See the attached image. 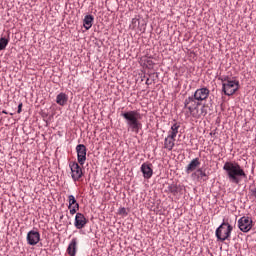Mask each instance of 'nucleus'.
Returning <instances> with one entry per match:
<instances>
[{"instance_id": "obj_7", "label": "nucleus", "mask_w": 256, "mask_h": 256, "mask_svg": "<svg viewBox=\"0 0 256 256\" xmlns=\"http://www.w3.org/2000/svg\"><path fill=\"white\" fill-rule=\"evenodd\" d=\"M238 228L243 233H249L253 229V219L249 216H243L238 220Z\"/></svg>"}, {"instance_id": "obj_20", "label": "nucleus", "mask_w": 256, "mask_h": 256, "mask_svg": "<svg viewBox=\"0 0 256 256\" xmlns=\"http://www.w3.org/2000/svg\"><path fill=\"white\" fill-rule=\"evenodd\" d=\"M68 202H69L68 209H71L75 205H79V203H77V200L75 199V196L73 195L68 196Z\"/></svg>"}, {"instance_id": "obj_5", "label": "nucleus", "mask_w": 256, "mask_h": 256, "mask_svg": "<svg viewBox=\"0 0 256 256\" xmlns=\"http://www.w3.org/2000/svg\"><path fill=\"white\" fill-rule=\"evenodd\" d=\"M233 232V226L227 222H223L216 229V237L218 241H227L231 239V233Z\"/></svg>"}, {"instance_id": "obj_9", "label": "nucleus", "mask_w": 256, "mask_h": 256, "mask_svg": "<svg viewBox=\"0 0 256 256\" xmlns=\"http://www.w3.org/2000/svg\"><path fill=\"white\" fill-rule=\"evenodd\" d=\"M77 160L79 165L83 167L87 161V147L84 144L76 146Z\"/></svg>"}, {"instance_id": "obj_23", "label": "nucleus", "mask_w": 256, "mask_h": 256, "mask_svg": "<svg viewBox=\"0 0 256 256\" xmlns=\"http://www.w3.org/2000/svg\"><path fill=\"white\" fill-rule=\"evenodd\" d=\"M137 25H139V19L133 18L132 21H131L130 27H131L132 29H135V27H137Z\"/></svg>"}, {"instance_id": "obj_21", "label": "nucleus", "mask_w": 256, "mask_h": 256, "mask_svg": "<svg viewBox=\"0 0 256 256\" xmlns=\"http://www.w3.org/2000/svg\"><path fill=\"white\" fill-rule=\"evenodd\" d=\"M197 173L200 175V177H207V174L201 168H199L196 172H194L192 174V177H195V175H197Z\"/></svg>"}, {"instance_id": "obj_15", "label": "nucleus", "mask_w": 256, "mask_h": 256, "mask_svg": "<svg viewBox=\"0 0 256 256\" xmlns=\"http://www.w3.org/2000/svg\"><path fill=\"white\" fill-rule=\"evenodd\" d=\"M77 243H79L77 238H72V240L70 241L68 248H67L68 255H70V256L77 255Z\"/></svg>"}, {"instance_id": "obj_17", "label": "nucleus", "mask_w": 256, "mask_h": 256, "mask_svg": "<svg viewBox=\"0 0 256 256\" xmlns=\"http://www.w3.org/2000/svg\"><path fill=\"white\" fill-rule=\"evenodd\" d=\"M93 15H86L83 20L84 28L89 31L90 28L93 27V21H94Z\"/></svg>"}, {"instance_id": "obj_16", "label": "nucleus", "mask_w": 256, "mask_h": 256, "mask_svg": "<svg viewBox=\"0 0 256 256\" xmlns=\"http://www.w3.org/2000/svg\"><path fill=\"white\" fill-rule=\"evenodd\" d=\"M67 101H69V96L63 92L58 94L56 97V103L61 107H65V105H67Z\"/></svg>"}, {"instance_id": "obj_24", "label": "nucleus", "mask_w": 256, "mask_h": 256, "mask_svg": "<svg viewBox=\"0 0 256 256\" xmlns=\"http://www.w3.org/2000/svg\"><path fill=\"white\" fill-rule=\"evenodd\" d=\"M169 191L173 193V195H177V187L175 185H172L169 187Z\"/></svg>"}, {"instance_id": "obj_26", "label": "nucleus", "mask_w": 256, "mask_h": 256, "mask_svg": "<svg viewBox=\"0 0 256 256\" xmlns=\"http://www.w3.org/2000/svg\"><path fill=\"white\" fill-rule=\"evenodd\" d=\"M250 193H251V196L255 197V199H256V188H251Z\"/></svg>"}, {"instance_id": "obj_3", "label": "nucleus", "mask_w": 256, "mask_h": 256, "mask_svg": "<svg viewBox=\"0 0 256 256\" xmlns=\"http://www.w3.org/2000/svg\"><path fill=\"white\" fill-rule=\"evenodd\" d=\"M222 82V91L224 95H227L230 97V95H235L237 91H239V81L238 80H233L229 76H225L220 78Z\"/></svg>"}, {"instance_id": "obj_1", "label": "nucleus", "mask_w": 256, "mask_h": 256, "mask_svg": "<svg viewBox=\"0 0 256 256\" xmlns=\"http://www.w3.org/2000/svg\"><path fill=\"white\" fill-rule=\"evenodd\" d=\"M223 170L227 175V179L234 185H239L243 179H247L245 170L237 162H226L223 166Z\"/></svg>"}, {"instance_id": "obj_25", "label": "nucleus", "mask_w": 256, "mask_h": 256, "mask_svg": "<svg viewBox=\"0 0 256 256\" xmlns=\"http://www.w3.org/2000/svg\"><path fill=\"white\" fill-rule=\"evenodd\" d=\"M119 215H125V216H127V209H125V208H120V209H119Z\"/></svg>"}, {"instance_id": "obj_27", "label": "nucleus", "mask_w": 256, "mask_h": 256, "mask_svg": "<svg viewBox=\"0 0 256 256\" xmlns=\"http://www.w3.org/2000/svg\"><path fill=\"white\" fill-rule=\"evenodd\" d=\"M22 109H23V103H20V104L18 105V111H17V113H21Z\"/></svg>"}, {"instance_id": "obj_13", "label": "nucleus", "mask_w": 256, "mask_h": 256, "mask_svg": "<svg viewBox=\"0 0 256 256\" xmlns=\"http://www.w3.org/2000/svg\"><path fill=\"white\" fill-rule=\"evenodd\" d=\"M140 169L144 179H151L153 177V164L143 163Z\"/></svg>"}, {"instance_id": "obj_28", "label": "nucleus", "mask_w": 256, "mask_h": 256, "mask_svg": "<svg viewBox=\"0 0 256 256\" xmlns=\"http://www.w3.org/2000/svg\"><path fill=\"white\" fill-rule=\"evenodd\" d=\"M2 113H4V115H7V111L3 110Z\"/></svg>"}, {"instance_id": "obj_14", "label": "nucleus", "mask_w": 256, "mask_h": 256, "mask_svg": "<svg viewBox=\"0 0 256 256\" xmlns=\"http://www.w3.org/2000/svg\"><path fill=\"white\" fill-rule=\"evenodd\" d=\"M201 165V161H199V158H194L191 160V162L186 167V173L189 175L190 173H193V171H196L197 168Z\"/></svg>"}, {"instance_id": "obj_2", "label": "nucleus", "mask_w": 256, "mask_h": 256, "mask_svg": "<svg viewBox=\"0 0 256 256\" xmlns=\"http://www.w3.org/2000/svg\"><path fill=\"white\" fill-rule=\"evenodd\" d=\"M121 117L125 119L127 126L134 133H139V129H141L142 124L139 121L141 119V113L137 110H132L128 112L121 113Z\"/></svg>"}, {"instance_id": "obj_6", "label": "nucleus", "mask_w": 256, "mask_h": 256, "mask_svg": "<svg viewBox=\"0 0 256 256\" xmlns=\"http://www.w3.org/2000/svg\"><path fill=\"white\" fill-rule=\"evenodd\" d=\"M201 106V103L193 96L188 97L185 102H184V107L187 109L193 117H198L199 116V107Z\"/></svg>"}, {"instance_id": "obj_19", "label": "nucleus", "mask_w": 256, "mask_h": 256, "mask_svg": "<svg viewBox=\"0 0 256 256\" xmlns=\"http://www.w3.org/2000/svg\"><path fill=\"white\" fill-rule=\"evenodd\" d=\"M207 115V107L204 105L201 109H198V116H194L195 119H199L201 117H205Z\"/></svg>"}, {"instance_id": "obj_22", "label": "nucleus", "mask_w": 256, "mask_h": 256, "mask_svg": "<svg viewBox=\"0 0 256 256\" xmlns=\"http://www.w3.org/2000/svg\"><path fill=\"white\" fill-rule=\"evenodd\" d=\"M70 209V214L75 215L77 211H79V204H76L75 206H72Z\"/></svg>"}, {"instance_id": "obj_18", "label": "nucleus", "mask_w": 256, "mask_h": 256, "mask_svg": "<svg viewBox=\"0 0 256 256\" xmlns=\"http://www.w3.org/2000/svg\"><path fill=\"white\" fill-rule=\"evenodd\" d=\"M7 45H9V38H0V51H4V49L7 48Z\"/></svg>"}, {"instance_id": "obj_8", "label": "nucleus", "mask_w": 256, "mask_h": 256, "mask_svg": "<svg viewBox=\"0 0 256 256\" xmlns=\"http://www.w3.org/2000/svg\"><path fill=\"white\" fill-rule=\"evenodd\" d=\"M69 167L73 181H79L83 177V168L77 162H70Z\"/></svg>"}, {"instance_id": "obj_10", "label": "nucleus", "mask_w": 256, "mask_h": 256, "mask_svg": "<svg viewBox=\"0 0 256 256\" xmlns=\"http://www.w3.org/2000/svg\"><path fill=\"white\" fill-rule=\"evenodd\" d=\"M209 93H211L207 88H199L195 91L193 99H195V101H207L208 97H209Z\"/></svg>"}, {"instance_id": "obj_12", "label": "nucleus", "mask_w": 256, "mask_h": 256, "mask_svg": "<svg viewBox=\"0 0 256 256\" xmlns=\"http://www.w3.org/2000/svg\"><path fill=\"white\" fill-rule=\"evenodd\" d=\"M87 225V218L82 213H77L75 216L74 227L76 229H83Z\"/></svg>"}, {"instance_id": "obj_11", "label": "nucleus", "mask_w": 256, "mask_h": 256, "mask_svg": "<svg viewBox=\"0 0 256 256\" xmlns=\"http://www.w3.org/2000/svg\"><path fill=\"white\" fill-rule=\"evenodd\" d=\"M26 239L28 245L35 246L41 241V234L38 231L31 230L28 232Z\"/></svg>"}, {"instance_id": "obj_4", "label": "nucleus", "mask_w": 256, "mask_h": 256, "mask_svg": "<svg viewBox=\"0 0 256 256\" xmlns=\"http://www.w3.org/2000/svg\"><path fill=\"white\" fill-rule=\"evenodd\" d=\"M180 127L181 125L179 123H174L168 131V135L164 139V149H166V151H173V147H175V138L179 133Z\"/></svg>"}]
</instances>
